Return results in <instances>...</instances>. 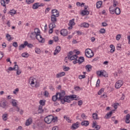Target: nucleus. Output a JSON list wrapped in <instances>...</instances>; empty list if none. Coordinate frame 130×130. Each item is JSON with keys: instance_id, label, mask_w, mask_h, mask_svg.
Segmentation results:
<instances>
[{"instance_id": "nucleus-1", "label": "nucleus", "mask_w": 130, "mask_h": 130, "mask_svg": "<svg viewBox=\"0 0 130 130\" xmlns=\"http://www.w3.org/2000/svg\"><path fill=\"white\" fill-rule=\"evenodd\" d=\"M57 94L58 96V101H60L62 104H64L66 102L71 103V100H78L77 99V95H66V91L64 90H61L60 92H57Z\"/></svg>"}, {"instance_id": "nucleus-2", "label": "nucleus", "mask_w": 130, "mask_h": 130, "mask_svg": "<svg viewBox=\"0 0 130 130\" xmlns=\"http://www.w3.org/2000/svg\"><path fill=\"white\" fill-rule=\"evenodd\" d=\"M35 34L36 35V38L41 43H44L45 39L42 38V36L40 35V30L38 28L35 29Z\"/></svg>"}, {"instance_id": "nucleus-3", "label": "nucleus", "mask_w": 130, "mask_h": 130, "mask_svg": "<svg viewBox=\"0 0 130 130\" xmlns=\"http://www.w3.org/2000/svg\"><path fill=\"white\" fill-rule=\"evenodd\" d=\"M44 121L48 124L51 123V122H56L57 121V117H56L55 118L52 115H49L45 118Z\"/></svg>"}, {"instance_id": "nucleus-4", "label": "nucleus", "mask_w": 130, "mask_h": 130, "mask_svg": "<svg viewBox=\"0 0 130 130\" xmlns=\"http://www.w3.org/2000/svg\"><path fill=\"white\" fill-rule=\"evenodd\" d=\"M85 53L86 57H88V58H92L94 56V53L90 49H86Z\"/></svg>"}, {"instance_id": "nucleus-5", "label": "nucleus", "mask_w": 130, "mask_h": 130, "mask_svg": "<svg viewBox=\"0 0 130 130\" xmlns=\"http://www.w3.org/2000/svg\"><path fill=\"white\" fill-rule=\"evenodd\" d=\"M8 104L9 103H8V101H7V99L5 98H3L0 101V107H2V108L5 109L8 106Z\"/></svg>"}, {"instance_id": "nucleus-6", "label": "nucleus", "mask_w": 130, "mask_h": 130, "mask_svg": "<svg viewBox=\"0 0 130 130\" xmlns=\"http://www.w3.org/2000/svg\"><path fill=\"white\" fill-rule=\"evenodd\" d=\"M29 83L30 84L31 86L35 85V87H38L37 85V79L33 77H30L29 80Z\"/></svg>"}, {"instance_id": "nucleus-7", "label": "nucleus", "mask_w": 130, "mask_h": 130, "mask_svg": "<svg viewBox=\"0 0 130 130\" xmlns=\"http://www.w3.org/2000/svg\"><path fill=\"white\" fill-rule=\"evenodd\" d=\"M123 85V81L122 80H118L115 84V88L119 89Z\"/></svg>"}, {"instance_id": "nucleus-8", "label": "nucleus", "mask_w": 130, "mask_h": 130, "mask_svg": "<svg viewBox=\"0 0 130 130\" xmlns=\"http://www.w3.org/2000/svg\"><path fill=\"white\" fill-rule=\"evenodd\" d=\"M85 61V58L84 57L81 56L78 59L73 60V62L74 64L76 63H82V62H84Z\"/></svg>"}, {"instance_id": "nucleus-9", "label": "nucleus", "mask_w": 130, "mask_h": 130, "mask_svg": "<svg viewBox=\"0 0 130 130\" xmlns=\"http://www.w3.org/2000/svg\"><path fill=\"white\" fill-rule=\"evenodd\" d=\"M76 25V23H75V19H72L71 20H70L68 27L69 30H71V29H73V26H75Z\"/></svg>"}, {"instance_id": "nucleus-10", "label": "nucleus", "mask_w": 130, "mask_h": 130, "mask_svg": "<svg viewBox=\"0 0 130 130\" xmlns=\"http://www.w3.org/2000/svg\"><path fill=\"white\" fill-rule=\"evenodd\" d=\"M10 0H1V6H2V7H4L5 9H7V5H6V4L8 5L9 3H10Z\"/></svg>"}, {"instance_id": "nucleus-11", "label": "nucleus", "mask_w": 130, "mask_h": 130, "mask_svg": "<svg viewBox=\"0 0 130 130\" xmlns=\"http://www.w3.org/2000/svg\"><path fill=\"white\" fill-rule=\"evenodd\" d=\"M55 24L54 23H50L49 25V34H52L53 32V28H55Z\"/></svg>"}, {"instance_id": "nucleus-12", "label": "nucleus", "mask_w": 130, "mask_h": 130, "mask_svg": "<svg viewBox=\"0 0 130 130\" xmlns=\"http://www.w3.org/2000/svg\"><path fill=\"white\" fill-rule=\"evenodd\" d=\"M52 16H55L56 17H59V12L56 9H53L51 11Z\"/></svg>"}, {"instance_id": "nucleus-13", "label": "nucleus", "mask_w": 130, "mask_h": 130, "mask_svg": "<svg viewBox=\"0 0 130 130\" xmlns=\"http://www.w3.org/2000/svg\"><path fill=\"white\" fill-rule=\"evenodd\" d=\"M32 122H33V119H32V118L29 117L28 119H27L25 121V125L26 126H29L30 124H32Z\"/></svg>"}, {"instance_id": "nucleus-14", "label": "nucleus", "mask_w": 130, "mask_h": 130, "mask_svg": "<svg viewBox=\"0 0 130 130\" xmlns=\"http://www.w3.org/2000/svg\"><path fill=\"white\" fill-rule=\"evenodd\" d=\"M57 17L53 15L51 16V21L52 22L51 24H55V22H57V19H56Z\"/></svg>"}, {"instance_id": "nucleus-15", "label": "nucleus", "mask_w": 130, "mask_h": 130, "mask_svg": "<svg viewBox=\"0 0 130 130\" xmlns=\"http://www.w3.org/2000/svg\"><path fill=\"white\" fill-rule=\"evenodd\" d=\"M78 55H72V56H69L68 59L70 60H78Z\"/></svg>"}, {"instance_id": "nucleus-16", "label": "nucleus", "mask_w": 130, "mask_h": 130, "mask_svg": "<svg viewBox=\"0 0 130 130\" xmlns=\"http://www.w3.org/2000/svg\"><path fill=\"white\" fill-rule=\"evenodd\" d=\"M28 44V42L25 41L24 42L23 44H21L19 46V50H22L23 48H25L26 46H27V45Z\"/></svg>"}, {"instance_id": "nucleus-17", "label": "nucleus", "mask_w": 130, "mask_h": 130, "mask_svg": "<svg viewBox=\"0 0 130 130\" xmlns=\"http://www.w3.org/2000/svg\"><path fill=\"white\" fill-rule=\"evenodd\" d=\"M60 34L62 36H68V30L66 29H62L60 30Z\"/></svg>"}, {"instance_id": "nucleus-18", "label": "nucleus", "mask_w": 130, "mask_h": 130, "mask_svg": "<svg viewBox=\"0 0 130 130\" xmlns=\"http://www.w3.org/2000/svg\"><path fill=\"white\" fill-rule=\"evenodd\" d=\"M66 75V73L64 72L58 73L56 75V77L58 79L59 78H61V77H63Z\"/></svg>"}, {"instance_id": "nucleus-19", "label": "nucleus", "mask_w": 130, "mask_h": 130, "mask_svg": "<svg viewBox=\"0 0 130 130\" xmlns=\"http://www.w3.org/2000/svg\"><path fill=\"white\" fill-rule=\"evenodd\" d=\"M79 122H77L76 123H74L72 124V127L73 129H77L78 127H79Z\"/></svg>"}, {"instance_id": "nucleus-20", "label": "nucleus", "mask_w": 130, "mask_h": 130, "mask_svg": "<svg viewBox=\"0 0 130 130\" xmlns=\"http://www.w3.org/2000/svg\"><path fill=\"white\" fill-rule=\"evenodd\" d=\"M85 70L87 72H91L92 71V66L87 64L85 66Z\"/></svg>"}, {"instance_id": "nucleus-21", "label": "nucleus", "mask_w": 130, "mask_h": 130, "mask_svg": "<svg viewBox=\"0 0 130 130\" xmlns=\"http://www.w3.org/2000/svg\"><path fill=\"white\" fill-rule=\"evenodd\" d=\"M52 99L54 102H55L56 100L58 101V95L57 94V92L56 93L55 95H53Z\"/></svg>"}, {"instance_id": "nucleus-22", "label": "nucleus", "mask_w": 130, "mask_h": 130, "mask_svg": "<svg viewBox=\"0 0 130 130\" xmlns=\"http://www.w3.org/2000/svg\"><path fill=\"white\" fill-rule=\"evenodd\" d=\"M86 10H87V8H85V9L82 11L81 14L83 16H85L86 15H89V11Z\"/></svg>"}, {"instance_id": "nucleus-23", "label": "nucleus", "mask_w": 130, "mask_h": 130, "mask_svg": "<svg viewBox=\"0 0 130 130\" xmlns=\"http://www.w3.org/2000/svg\"><path fill=\"white\" fill-rule=\"evenodd\" d=\"M38 8H39V3H35L32 5V9L34 10H37V9H38Z\"/></svg>"}, {"instance_id": "nucleus-24", "label": "nucleus", "mask_w": 130, "mask_h": 130, "mask_svg": "<svg viewBox=\"0 0 130 130\" xmlns=\"http://www.w3.org/2000/svg\"><path fill=\"white\" fill-rule=\"evenodd\" d=\"M115 13L116 14V15H120V13H121V11H120V9H119V8L118 7H116L115 9Z\"/></svg>"}, {"instance_id": "nucleus-25", "label": "nucleus", "mask_w": 130, "mask_h": 130, "mask_svg": "<svg viewBox=\"0 0 130 130\" xmlns=\"http://www.w3.org/2000/svg\"><path fill=\"white\" fill-rule=\"evenodd\" d=\"M16 13H17V11H16V10L14 9H12L9 12V15H11V16H14L16 15Z\"/></svg>"}, {"instance_id": "nucleus-26", "label": "nucleus", "mask_w": 130, "mask_h": 130, "mask_svg": "<svg viewBox=\"0 0 130 130\" xmlns=\"http://www.w3.org/2000/svg\"><path fill=\"white\" fill-rule=\"evenodd\" d=\"M81 124L84 126H88L89 125V121L84 120L81 122Z\"/></svg>"}, {"instance_id": "nucleus-27", "label": "nucleus", "mask_w": 130, "mask_h": 130, "mask_svg": "<svg viewBox=\"0 0 130 130\" xmlns=\"http://www.w3.org/2000/svg\"><path fill=\"white\" fill-rule=\"evenodd\" d=\"M111 115H112V112L111 111L110 112L107 113V114L105 116V118L108 119V118H110L111 117Z\"/></svg>"}, {"instance_id": "nucleus-28", "label": "nucleus", "mask_w": 130, "mask_h": 130, "mask_svg": "<svg viewBox=\"0 0 130 130\" xmlns=\"http://www.w3.org/2000/svg\"><path fill=\"white\" fill-rule=\"evenodd\" d=\"M110 48H111L110 52L111 53H113L115 51V47L113 45H110Z\"/></svg>"}, {"instance_id": "nucleus-29", "label": "nucleus", "mask_w": 130, "mask_h": 130, "mask_svg": "<svg viewBox=\"0 0 130 130\" xmlns=\"http://www.w3.org/2000/svg\"><path fill=\"white\" fill-rule=\"evenodd\" d=\"M43 107L40 106L38 108V112L39 114L43 113Z\"/></svg>"}, {"instance_id": "nucleus-30", "label": "nucleus", "mask_w": 130, "mask_h": 130, "mask_svg": "<svg viewBox=\"0 0 130 130\" xmlns=\"http://www.w3.org/2000/svg\"><path fill=\"white\" fill-rule=\"evenodd\" d=\"M96 6L97 9H100V8H101V6H102V1L98 2L96 3Z\"/></svg>"}, {"instance_id": "nucleus-31", "label": "nucleus", "mask_w": 130, "mask_h": 130, "mask_svg": "<svg viewBox=\"0 0 130 130\" xmlns=\"http://www.w3.org/2000/svg\"><path fill=\"white\" fill-rule=\"evenodd\" d=\"M81 27H83V28H88L89 27V23L84 22L81 24Z\"/></svg>"}, {"instance_id": "nucleus-32", "label": "nucleus", "mask_w": 130, "mask_h": 130, "mask_svg": "<svg viewBox=\"0 0 130 130\" xmlns=\"http://www.w3.org/2000/svg\"><path fill=\"white\" fill-rule=\"evenodd\" d=\"M109 11L110 14H112V15H113L115 13V10L113 9V7L112 6H110L109 7Z\"/></svg>"}, {"instance_id": "nucleus-33", "label": "nucleus", "mask_w": 130, "mask_h": 130, "mask_svg": "<svg viewBox=\"0 0 130 130\" xmlns=\"http://www.w3.org/2000/svg\"><path fill=\"white\" fill-rule=\"evenodd\" d=\"M8 114H4L2 116V118L4 121L8 120Z\"/></svg>"}, {"instance_id": "nucleus-34", "label": "nucleus", "mask_w": 130, "mask_h": 130, "mask_svg": "<svg viewBox=\"0 0 130 130\" xmlns=\"http://www.w3.org/2000/svg\"><path fill=\"white\" fill-rule=\"evenodd\" d=\"M129 118H130V115L129 114H128L126 116V120H125L126 123H129Z\"/></svg>"}, {"instance_id": "nucleus-35", "label": "nucleus", "mask_w": 130, "mask_h": 130, "mask_svg": "<svg viewBox=\"0 0 130 130\" xmlns=\"http://www.w3.org/2000/svg\"><path fill=\"white\" fill-rule=\"evenodd\" d=\"M35 50L36 53H37V54H40V53H41V50L39 48H35Z\"/></svg>"}, {"instance_id": "nucleus-36", "label": "nucleus", "mask_w": 130, "mask_h": 130, "mask_svg": "<svg viewBox=\"0 0 130 130\" xmlns=\"http://www.w3.org/2000/svg\"><path fill=\"white\" fill-rule=\"evenodd\" d=\"M12 106H14V107H17L18 106H17V101L15 100H13L12 102Z\"/></svg>"}, {"instance_id": "nucleus-37", "label": "nucleus", "mask_w": 130, "mask_h": 130, "mask_svg": "<svg viewBox=\"0 0 130 130\" xmlns=\"http://www.w3.org/2000/svg\"><path fill=\"white\" fill-rule=\"evenodd\" d=\"M14 63L15 64L13 67L14 71H18L19 70V66L17 65V62H15Z\"/></svg>"}, {"instance_id": "nucleus-38", "label": "nucleus", "mask_w": 130, "mask_h": 130, "mask_svg": "<svg viewBox=\"0 0 130 130\" xmlns=\"http://www.w3.org/2000/svg\"><path fill=\"white\" fill-rule=\"evenodd\" d=\"M63 118H64L68 122H72V120L70 119V117L67 116H64Z\"/></svg>"}, {"instance_id": "nucleus-39", "label": "nucleus", "mask_w": 130, "mask_h": 130, "mask_svg": "<svg viewBox=\"0 0 130 130\" xmlns=\"http://www.w3.org/2000/svg\"><path fill=\"white\" fill-rule=\"evenodd\" d=\"M40 105V106H44L45 105V101L44 100H40L39 102Z\"/></svg>"}, {"instance_id": "nucleus-40", "label": "nucleus", "mask_w": 130, "mask_h": 130, "mask_svg": "<svg viewBox=\"0 0 130 130\" xmlns=\"http://www.w3.org/2000/svg\"><path fill=\"white\" fill-rule=\"evenodd\" d=\"M102 74H103V71H98L96 72V75L100 77H102Z\"/></svg>"}, {"instance_id": "nucleus-41", "label": "nucleus", "mask_w": 130, "mask_h": 130, "mask_svg": "<svg viewBox=\"0 0 130 130\" xmlns=\"http://www.w3.org/2000/svg\"><path fill=\"white\" fill-rule=\"evenodd\" d=\"M35 0H26V3L27 5L33 4Z\"/></svg>"}, {"instance_id": "nucleus-42", "label": "nucleus", "mask_w": 130, "mask_h": 130, "mask_svg": "<svg viewBox=\"0 0 130 130\" xmlns=\"http://www.w3.org/2000/svg\"><path fill=\"white\" fill-rule=\"evenodd\" d=\"M92 118H93V119H98V115L95 113H93Z\"/></svg>"}, {"instance_id": "nucleus-43", "label": "nucleus", "mask_w": 130, "mask_h": 130, "mask_svg": "<svg viewBox=\"0 0 130 130\" xmlns=\"http://www.w3.org/2000/svg\"><path fill=\"white\" fill-rule=\"evenodd\" d=\"M29 55V54L27 53H23L21 54V56H22V57H28Z\"/></svg>"}, {"instance_id": "nucleus-44", "label": "nucleus", "mask_w": 130, "mask_h": 130, "mask_svg": "<svg viewBox=\"0 0 130 130\" xmlns=\"http://www.w3.org/2000/svg\"><path fill=\"white\" fill-rule=\"evenodd\" d=\"M102 77H105V78H107V77H108V75L106 73V72H105L104 71H103Z\"/></svg>"}, {"instance_id": "nucleus-45", "label": "nucleus", "mask_w": 130, "mask_h": 130, "mask_svg": "<svg viewBox=\"0 0 130 130\" xmlns=\"http://www.w3.org/2000/svg\"><path fill=\"white\" fill-rule=\"evenodd\" d=\"M6 38H8V41H11V40H12V37H11V35H10L9 34H7Z\"/></svg>"}, {"instance_id": "nucleus-46", "label": "nucleus", "mask_w": 130, "mask_h": 130, "mask_svg": "<svg viewBox=\"0 0 130 130\" xmlns=\"http://www.w3.org/2000/svg\"><path fill=\"white\" fill-rule=\"evenodd\" d=\"M104 92V89L102 88L99 91V92H98V95H101V94H102V93H103Z\"/></svg>"}, {"instance_id": "nucleus-47", "label": "nucleus", "mask_w": 130, "mask_h": 130, "mask_svg": "<svg viewBox=\"0 0 130 130\" xmlns=\"http://www.w3.org/2000/svg\"><path fill=\"white\" fill-rule=\"evenodd\" d=\"M63 70L64 72H68V71H70V67L64 66Z\"/></svg>"}, {"instance_id": "nucleus-48", "label": "nucleus", "mask_w": 130, "mask_h": 130, "mask_svg": "<svg viewBox=\"0 0 130 130\" xmlns=\"http://www.w3.org/2000/svg\"><path fill=\"white\" fill-rule=\"evenodd\" d=\"M106 32V30H105V29L104 28H101L100 30V32L101 33V34H104Z\"/></svg>"}, {"instance_id": "nucleus-49", "label": "nucleus", "mask_w": 130, "mask_h": 130, "mask_svg": "<svg viewBox=\"0 0 130 130\" xmlns=\"http://www.w3.org/2000/svg\"><path fill=\"white\" fill-rule=\"evenodd\" d=\"M118 4V3L117 2V1H115V0H113V7L114 8H115L116 7V6H117V4Z\"/></svg>"}, {"instance_id": "nucleus-50", "label": "nucleus", "mask_w": 130, "mask_h": 130, "mask_svg": "<svg viewBox=\"0 0 130 130\" xmlns=\"http://www.w3.org/2000/svg\"><path fill=\"white\" fill-rule=\"evenodd\" d=\"M26 46H27V47H28L29 48H32V47H34V46L32 45V44H29L28 43V42Z\"/></svg>"}, {"instance_id": "nucleus-51", "label": "nucleus", "mask_w": 130, "mask_h": 130, "mask_svg": "<svg viewBox=\"0 0 130 130\" xmlns=\"http://www.w3.org/2000/svg\"><path fill=\"white\" fill-rule=\"evenodd\" d=\"M53 41H54V42H57V41H58V37H56V36L54 37Z\"/></svg>"}, {"instance_id": "nucleus-52", "label": "nucleus", "mask_w": 130, "mask_h": 130, "mask_svg": "<svg viewBox=\"0 0 130 130\" xmlns=\"http://www.w3.org/2000/svg\"><path fill=\"white\" fill-rule=\"evenodd\" d=\"M85 78H86V76L85 75L79 76V79H80V80H82V79H85Z\"/></svg>"}, {"instance_id": "nucleus-53", "label": "nucleus", "mask_w": 130, "mask_h": 130, "mask_svg": "<svg viewBox=\"0 0 130 130\" xmlns=\"http://www.w3.org/2000/svg\"><path fill=\"white\" fill-rule=\"evenodd\" d=\"M60 51H59L58 50L55 49L53 55H56L57 54V53H59V52H60Z\"/></svg>"}, {"instance_id": "nucleus-54", "label": "nucleus", "mask_w": 130, "mask_h": 130, "mask_svg": "<svg viewBox=\"0 0 130 130\" xmlns=\"http://www.w3.org/2000/svg\"><path fill=\"white\" fill-rule=\"evenodd\" d=\"M120 37H121V36L120 34H118L116 37V39L118 41L120 39Z\"/></svg>"}, {"instance_id": "nucleus-55", "label": "nucleus", "mask_w": 130, "mask_h": 130, "mask_svg": "<svg viewBox=\"0 0 130 130\" xmlns=\"http://www.w3.org/2000/svg\"><path fill=\"white\" fill-rule=\"evenodd\" d=\"M100 86V79H98L96 82V87H99Z\"/></svg>"}, {"instance_id": "nucleus-56", "label": "nucleus", "mask_w": 130, "mask_h": 130, "mask_svg": "<svg viewBox=\"0 0 130 130\" xmlns=\"http://www.w3.org/2000/svg\"><path fill=\"white\" fill-rule=\"evenodd\" d=\"M13 46H14V47H15V48H17V47H18V43L15 42L13 43Z\"/></svg>"}, {"instance_id": "nucleus-57", "label": "nucleus", "mask_w": 130, "mask_h": 130, "mask_svg": "<svg viewBox=\"0 0 130 130\" xmlns=\"http://www.w3.org/2000/svg\"><path fill=\"white\" fill-rule=\"evenodd\" d=\"M33 36H35V32H31V35L30 36V38L32 40L35 39V38L33 37Z\"/></svg>"}, {"instance_id": "nucleus-58", "label": "nucleus", "mask_w": 130, "mask_h": 130, "mask_svg": "<svg viewBox=\"0 0 130 130\" xmlns=\"http://www.w3.org/2000/svg\"><path fill=\"white\" fill-rule=\"evenodd\" d=\"M44 95V96H46V97H48V95H49V93H48V91H45Z\"/></svg>"}, {"instance_id": "nucleus-59", "label": "nucleus", "mask_w": 130, "mask_h": 130, "mask_svg": "<svg viewBox=\"0 0 130 130\" xmlns=\"http://www.w3.org/2000/svg\"><path fill=\"white\" fill-rule=\"evenodd\" d=\"M119 104L118 103H115L114 104V108L115 109H117V107L118 106Z\"/></svg>"}, {"instance_id": "nucleus-60", "label": "nucleus", "mask_w": 130, "mask_h": 130, "mask_svg": "<svg viewBox=\"0 0 130 130\" xmlns=\"http://www.w3.org/2000/svg\"><path fill=\"white\" fill-rule=\"evenodd\" d=\"M74 89L76 90V91H80V90H81V87H80L79 86H76L74 88Z\"/></svg>"}, {"instance_id": "nucleus-61", "label": "nucleus", "mask_w": 130, "mask_h": 130, "mask_svg": "<svg viewBox=\"0 0 130 130\" xmlns=\"http://www.w3.org/2000/svg\"><path fill=\"white\" fill-rule=\"evenodd\" d=\"M4 57V53L3 52H0V59H2Z\"/></svg>"}, {"instance_id": "nucleus-62", "label": "nucleus", "mask_w": 130, "mask_h": 130, "mask_svg": "<svg viewBox=\"0 0 130 130\" xmlns=\"http://www.w3.org/2000/svg\"><path fill=\"white\" fill-rule=\"evenodd\" d=\"M83 104V101H79L78 102V105H79V106H81V105H82Z\"/></svg>"}, {"instance_id": "nucleus-63", "label": "nucleus", "mask_w": 130, "mask_h": 130, "mask_svg": "<svg viewBox=\"0 0 130 130\" xmlns=\"http://www.w3.org/2000/svg\"><path fill=\"white\" fill-rule=\"evenodd\" d=\"M100 125H96L95 126V128H96V129L95 130H99L100 129Z\"/></svg>"}, {"instance_id": "nucleus-64", "label": "nucleus", "mask_w": 130, "mask_h": 130, "mask_svg": "<svg viewBox=\"0 0 130 130\" xmlns=\"http://www.w3.org/2000/svg\"><path fill=\"white\" fill-rule=\"evenodd\" d=\"M52 130H58V127L57 126H54L52 128Z\"/></svg>"}]
</instances>
